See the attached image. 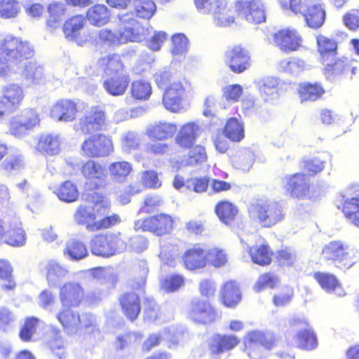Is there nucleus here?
<instances>
[{"instance_id":"obj_49","label":"nucleus","mask_w":359,"mask_h":359,"mask_svg":"<svg viewBox=\"0 0 359 359\" xmlns=\"http://www.w3.org/2000/svg\"><path fill=\"white\" fill-rule=\"evenodd\" d=\"M48 12V16L46 19V26L51 29L58 27L65 12L62 4L60 3L49 4Z\"/></svg>"},{"instance_id":"obj_20","label":"nucleus","mask_w":359,"mask_h":359,"mask_svg":"<svg viewBox=\"0 0 359 359\" xmlns=\"http://www.w3.org/2000/svg\"><path fill=\"white\" fill-rule=\"evenodd\" d=\"M189 314L191 320L203 324L212 323L218 318L217 313L210 303L200 299L191 301Z\"/></svg>"},{"instance_id":"obj_32","label":"nucleus","mask_w":359,"mask_h":359,"mask_svg":"<svg viewBox=\"0 0 359 359\" xmlns=\"http://www.w3.org/2000/svg\"><path fill=\"white\" fill-rule=\"evenodd\" d=\"M199 126L191 122L184 124L175 137V142L182 148L192 147L198 134Z\"/></svg>"},{"instance_id":"obj_52","label":"nucleus","mask_w":359,"mask_h":359,"mask_svg":"<svg viewBox=\"0 0 359 359\" xmlns=\"http://www.w3.org/2000/svg\"><path fill=\"white\" fill-rule=\"evenodd\" d=\"M134 8L137 16L144 19L151 18L156 8L152 0H135Z\"/></svg>"},{"instance_id":"obj_61","label":"nucleus","mask_w":359,"mask_h":359,"mask_svg":"<svg viewBox=\"0 0 359 359\" xmlns=\"http://www.w3.org/2000/svg\"><path fill=\"white\" fill-rule=\"evenodd\" d=\"M162 204V199L160 196H147L144 198L143 205L139 212L144 214H151L156 211Z\"/></svg>"},{"instance_id":"obj_17","label":"nucleus","mask_w":359,"mask_h":359,"mask_svg":"<svg viewBox=\"0 0 359 359\" xmlns=\"http://www.w3.org/2000/svg\"><path fill=\"white\" fill-rule=\"evenodd\" d=\"M106 123V113L101 107L96 105L90 107V110L80 118L79 129L83 134H90L100 130Z\"/></svg>"},{"instance_id":"obj_18","label":"nucleus","mask_w":359,"mask_h":359,"mask_svg":"<svg viewBox=\"0 0 359 359\" xmlns=\"http://www.w3.org/2000/svg\"><path fill=\"white\" fill-rule=\"evenodd\" d=\"M275 45L283 52L289 53L297 50L302 46V39L295 30L281 29L273 34Z\"/></svg>"},{"instance_id":"obj_2","label":"nucleus","mask_w":359,"mask_h":359,"mask_svg":"<svg viewBox=\"0 0 359 359\" xmlns=\"http://www.w3.org/2000/svg\"><path fill=\"white\" fill-rule=\"evenodd\" d=\"M126 59V55L109 53L98 60L107 76L102 83L103 88L112 96L124 95L130 85V77L127 72Z\"/></svg>"},{"instance_id":"obj_16","label":"nucleus","mask_w":359,"mask_h":359,"mask_svg":"<svg viewBox=\"0 0 359 359\" xmlns=\"http://www.w3.org/2000/svg\"><path fill=\"white\" fill-rule=\"evenodd\" d=\"M239 341L234 334H213L208 341V358L220 359L221 354L235 348Z\"/></svg>"},{"instance_id":"obj_30","label":"nucleus","mask_w":359,"mask_h":359,"mask_svg":"<svg viewBox=\"0 0 359 359\" xmlns=\"http://www.w3.org/2000/svg\"><path fill=\"white\" fill-rule=\"evenodd\" d=\"M317 51L322 62H327L338 54V43L334 39L319 34L316 36Z\"/></svg>"},{"instance_id":"obj_45","label":"nucleus","mask_w":359,"mask_h":359,"mask_svg":"<svg viewBox=\"0 0 359 359\" xmlns=\"http://www.w3.org/2000/svg\"><path fill=\"white\" fill-rule=\"evenodd\" d=\"M303 323L306 325V327L297 333V341L298 346L302 349L313 350L318 345L316 334L311 327H308L307 322L304 320Z\"/></svg>"},{"instance_id":"obj_62","label":"nucleus","mask_w":359,"mask_h":359,"mask_svg":"<svg viewBox=\"0 0 359 359\" xmlns=\"http://www.w3.org/2000/svg\"><path fill=\"white\" fill-rule=\"evenodd\" d=\"M116 237L113 233H97L90 241L92 247H112L115 243Z\"/></svg>"},{"instance_id":"obj_38","label":"nucleus","mask_w":359,"mask_h":359,"mask_svg":"<svg viewBox=\"0 0 359 359\" xmlns=\"http://www.w3.org/2000/svg\"><path fill=\"white\" fill-rule=\"evenodd\" d=\"M222 132L225 137L233 142H239L245 137L243 123L236 117L227 119Z\"/></svg>"},{"instance_id":"obj_24","label":"nucleus","mask_w":359,"mask_h":359,"mask_svg":"<svg viewBox=\"0 0 359 359\" xmlns=\"http://www.w3.org/2000/svg\"><path fill=\"white\" fill-rule=\"evenodd\" d=\"M86 23V18L81 14L74 15L67 18L62 26V32L65 38L78 43L84 41L81 32L84 28Z\"/></svg>"},{"instance_id":"obj_40","label":"nucleus","mask_w":359,"mask_h":359,"mask_svg":"<svg viewBox=\"0 0 359 359\" xmlns=\"http://www.w3.org/2000/svg\"><path fill=\"white\" fill-rule=\"evenodd\" d=\"M223 304L227 307H235L241 299V294L236 281L226 283L221 291Z\"/></svg>"},{"instance_id":"obj_12","label":"nucleus","mask_w":359,"mask_h":359,"mask_svg":"<svg viewBox=\"0 0 359 359\" xmlns=\"http://www.w3.org/2000/svg\"><path fill=\"white\" fill-rule=\"evenodd\" d=\"M40 122V116L36 110L26 108L10 118L8 131L15 137H20L26 132L39 126Z\"/></svg>"},{"instance_id":"obj_7","label":"nucleus","mask_w":359,"mask_h":359,"mask_svg":"<svg viewBox=\"0 0 359 359\" xmlns=\"http://www.w3.org/2000/svg\"><path fill=\"white\" fill-rule=\"evenodd\" d=\"M224 62L229 71L236 74L248 71L252 63L250 50L241 43L228 47L224 54Z\"/></svg>"},{"instance_id":"obj_25","label":"nucleus","mask_w":359,"mask_h":359,"mask_svg":"<svg viewBox=\"0 0 359 359\" xmlns=\"http://www.w3.org/2000/svg\"><path fill=\"white\" fill-rule=\"evenodd\" d=\"M212 13L215 22L220 27H229L236 22L235 11L227 0H219Z\"/></svg>"},{"instance_id":"obj_1","label":"nucleus","mask_w":359,"mask_h":359,"mask_svg":"<svg viewBox=\"0 0 359 359\" xmlns=\"http://www.w3.org/2000/svg\"><path fill=\"white\" fill-rule=\"evenodd\" d=\"M88 198L93 203L92 209L86 205H79L75 213L74 219L79 224L85 225L86 229L91 231L109 229L121 222L118 214L106 215L99 220L97 217L106 215L110 210V205L104 200L102 194H88Z\"/></svg>"},{"instance_id":"obj_10","label":"nucleus","mask_w":359,"mask_h":359,"mask_svg":"<svg viewBox=\"0 0 359 359\" xmlns=\"http://www.w3.org/2000/svg\"><path fill=\"white\" fill-rule=\"evenodd\" d=\"M81 172L86 180L88 189L93 193L104 189L107 184L105 166L97 161L88 159L82 163Z\"/></svg>"},{"instance_id":"obj_46","label":"nucleus","mask_w":359,"mask_h":359,"mask_svg":"<svg viewBox=\"0 0 359 359\" xmlns=\"http://www.w3.org/2000/svg\"><path fill=\"white\" fill-rule=\"evenodd\" d=\"M85 273L97 280L100 284L107 285L109 287H114L117 281L116 275L111 269L97 267Z\"/></svg>"},{"instance_id":"obj_33","label":"nucleus","mask_w":359,"mask_h":359,"mask_svg":"<svg viewBox=\"0 0 359 359\" xmlns=\"http://www.w3.org/2000/svg\"><path fill=\"white\" fill-rule=\"evenodd\" d=\"M46 279L50 287H56L60 285L69 275V271L66 266L61 265L55 260L48 262L46 266Z\"/></svg>"},{"instance_id":"obj_50","label":"nucleus","mask_w":359,"mask_h":359,"mask_svg":"<svg viewBox=\"0 0 359 359\" xmlns=\"http://www.w3.org/2000/svg\"><path fill=\"white\" fill-rule=\"evenodd\" d=\"M259 90L266 101L273 100L278 95L279 82L273 77H268L263 81Z\"/></svg>"},{"instance_id":"obj_53","label":"nucleus","mask_w":359,"mask_h":359,"mask_svg":"<svg viewBox=\"0 0 359 359\" xmlns=\"http://www.w3.org/2000/svg\"><path fill=\"white\" fill-rule=\"evenodd\" d=\"M205 257L206 264L209 263L215 267H221L227 261L226 255L219 248H210L208 251L205 250Z\"/></svg>"},{"instance_id":"obj_5","label":"nucleus","mask_w":359,"mask_h":359,"mask_svg":"<svg viewBox=\"0 0 359 359\" xmlns=\"http://www.w3.org/2000/svg\"><path fill=\"white\" fill-rule=\"evenodd\" d=\"M248 212L262 227L271 228L285 218L282 205L275 201L259 200L250 205Z\"/></svg>"},{"instance_id":"obj_58","label":"nucleus","mask_w":359,"mask_h":359,"mask_svg":"<svg viewBox=\"0 0 359 359\" xmlns=\"http://www.w3.org/2000/svg\"><path fill=\"white\" fill-rule=\"evenodd\" d=\"M141 184L147 189H158L161 187L162 182L158 177V174L156 170H147L142 172Z\"/></svg>"},{"instance_id":"obj_37","label":"nucleus","mask_w":359,"mask_h":359,"mask_svg":"<svg viewBox=\"0 0 359 359\" xmlns=\"http://www.w3.org/2000/svg\"><path fill=\"white\" fill-rule=\"evenodd\" d=\"M177 130L175 123L159 122L151 126L147 130L148 136L156 140H163L171 137Z\"/></svg>"},{"instance_id":"obj_64","label":"nucleus","mask_w":359,"mask_h":359,"mask_svg":"<svg viewBox=\"0 0 359 359\" xmlns=\"http://www.w3.org/2000/svg\"><path fill=\"white\" fill-rule=\"evenodd\" d=\"M280 65L285 72L297 73L304 69L305 62L299 58L291 57L287 60L282 61Z\"/></svg>"},{"instance_id":"obj_4","label":"nucleus","mask_w":359,"mask_h":359,"mask_svg":"<svg viewBox=\"0 0 359 359\" xmlns=\"http://www.w3.org/2000/svg\"><path fill=\"white\" fill-rule=\"evenodd\" d=\"M34 55V46L28 41L13 34L0 38V74Z\"/></svg>"},{"instance_id":"obj_54","label":"nucleus","mask_w":359,"mask_h":359,"mask_svg":"<svg viewBox=\"0 0 359 359\" xmlns=\"http://www.w3.org/2000/svg\"><path fill=\"white\" fill-rule=\"evenodd\" d=\"M209 184L210 180L207 177H191L186 180V188L197 194L205 192Z\"/></svg>"},{"instance_id":"obj_6","label":"nucleus","mask_w":359,"mask_h":359,"mask_svg":"<svg viewBox=\"0 0 359 359\" xmlns=\"http://www.w3.org/2000/svg\"><path fill=\"white\" fill-rule=\"evenodd\" d=\"M289 8L295 14H301L307 25L313 29L320 27L325 18L321 0H289Z\"/></svg>"},{"instance_id":"obj_26","label":"nucleus","mask_w":359,"mask_h":359,"mask_svg":"<svg viewBox=\"0 0 359 359\" xmlns=\"http://www.w3.org/2000/svg\"><path fill=\"white\" fill-rule=\"evenodd\" d=\"M123 27L118 32L121 44L128 42H139L141 41L144 27L135 19L130 18L123 21Z\"/></svg>"},{"instance_id":"obj_11","label":"nucleus","mask_w":359,"mask_h":359,"mask_svg":"<svg viewBox=\"0 0 359 359\" xmlns=\"http://www.w3.org/2000/svg\"><path fill=\"white\" fill-rule=\"evenodd\" d=\"M174 220L166 213H160L139 219L135 222L137 230L149 231L158 236L169 233L173 229Z\"/></svg>"},{"instance_id":"obj_36","label":"nucleus","mask_w":359,"mask_h":359,"mask_svg":"<svg viewBox=\"0 0 359 359\" xmlns=\"http://www.w3.org/2000/svg\"><path fill=\"white\" fill-rule=\"evenodd\" d=\"M314 278L327 292H334L339 297L345 295L344 289L334 276L327 273L316 272L314 274Z\"/></svg>"},{"instance_id":"obj_29","label":"nucleus","mask_w":359,"mask_h":359,"mask_svg":"<svg viewBox=\"0 0 359 359\" xmlns=\"http://www.w3.org/2000/svg\"><path fill=\"white\" fill-rule=\"evenodd\" d=\"M60 142L57 135L42 133L38 137L36 150L44 156H54L59 153Z\"/></svg>"},{"instance_id":"obj_9","label":"nucleus","mask_w":359,"mask_h":359,"mask_svg":"<svg viewBox=\"0 0 359 359\" xmlns=\"http://www.w3.org/2000/svg\"><path fill=\"white\" fill-rule=\"evenodd\" d=\"M81 150L86 157H106L114 151L113 141L110 136L102 133L91 135L83 142Z\"/></svg>"},{"instance_id":"obj_51","label":"nucleus","mask_w":359,"mask_h":359,"mask_svg":"<svg viewBox=\"0 0 359 359\" xmlns=\"http://www.w3.org/2000/svg\"><path fill=\"white\" fill-rule=\"evenodd\" d=\"M13 269L11 265L5 260H0V279L5 281L2 284L3 290H13L16 286L15 281L12 276Z\"/></svg>"},{"instance_id":"obj_39","label":"nucleus","mask_w":359,"mask_h":359,"mask_svg":"<svg viewBox=\"0 0 359 359\" xmlns=\"http://www.w3.org/2000/svg\"><path fill=\"white\" fill-rule=\"evenodd\" d=\"M183 262L189 270H195L205 266V250L203 248H190L184 253Z\"/></svg>"},{"instance_id":"obj_31","label":"nucleus","mask_w":359,"mask_h":359,"mask_svg":"<svg viewBox=\"0 0 359 359\" xmlns=\"http://www.w3.org/2000/svg\"><path fill=\"white\" fill-rule=\"evenodd\" d=\"M119 300L126 317L131 321L135 320L141 310L139 296L133 292H127L123 294Z\"/></svg>"},{"instance_id":"obj_19","label":"nucleus","mask_w":359,"mask_h":359,"mask_svg":"<svg viewBox=\"0 0 359 359\" xmlns=\"http://www.w3.org/2000/svg\"><path fill=\"white\" fill-rule=\"evenodd\" d=\"M77 102L72 99L62 98L53 104L50 109V116L56 121L72 122L79 113Z\"/></svg>"},{"instance_id":"obj_22","label":"nucleus","mask_w":359,"mask_h":359,"mask_svg":"<svg viewBox=\"0 0 359 359\" xmlns=\"http://www.w3.org/2000/svg\"><path fill=\"white\" fill-rule=\"evenodd\" d=\"M324 65L323 72L324 75L330 79L341 78L348 74L350 71L354 72V67H352L351 61L348 57H331L327 62H322Z\"/></svg>"},{"instance_id":"obj_56","label":"nucleus","mask_w":359,"mask_h":359,"mask_svg":"<svg viewBox=\"0 0 359 359\" xmlns=\"http://www.w3.org/2000/svg\"><path fill=\"white\" fill-rule=\"evenodd\" d=\"M19 3L15 0H1L0 1V17L8 19L15 18L20 12Z\"/></svg>"},{"instance_id":"obj_63","label":"nucleus","mask_w":359,"mask_h":359,"mask_svg":"<svg viewBox=\"0 0 359 359\" xmlns=\"http://www.w3.org/2000/svg\"><path fill=\"white\" fill-rule=\"evenodd\" d=\"M279 283L276 276L272 273H265L262 275L255 285V290L257 292L266 288H274Z\"/></svg>"},{"instance_id":"obj_13","label":"nucleus","mask_w":359,"mask_h":359,"mask_svg":"<svg viewBox=\"0 0 359 359\" xmlns=\"http://www.w3.org/2000/svg\"><path fill=\"white\" fill-rule=\"evenodd\" d=\"M245 344L248 355L251 359H262L264 351L272 348L274 337L271 333L250 332L245 338Z\"/></svg>"},{"instance_id":"obj_14","label":"nucleus","mask_w":359,"mask_h":359,"mask_svg":"<svg viewBox=\"0 0 359 359\" xmlns=\"http://www.w3.org/2000/svg\"><path fill=\"white\" fill-rule=\"evenodd\" d=\"M24 97V91L20 86L8 84L4 86L0 96V120L17 109L21 105Z\"/></svg>"},{"instance_id":"obj_43","label":"nucleus","mask_w":359,"mask_h":359,"mask_svg":"<svg viewBox=\"0 0 359 359\" xmlns=\"http://www.w3.org/2000/svg\"><path fill=\"white\" fill-rule=\"evenodd\" d=\"M348 248H323V255L327 259H332L334 262L341 263L346 267H350L355 260L351 255V252H347Z\"/></svg>"},{"instance_id":"obj_57","label":"nucleus","mask_w":359,"mask_h":359,"mask_svg":"<svg viewBox=\"0 0 359 359\" xmlns=\"http://www.w3.org/2000/svg\"><path fill=\"white\" fill-rule=\"evenodd\" d=\"M249 254L255 264L264 266L271 262L272 252L269 248H249Z\"/></svg>"},{"instance_id":"obj_8","label":"nucleus","mask_w":359,"mask_h":359,"mask_svg":"<svg viewBox=\"0 0 359 359\" xmlns=\"http://www.w3.org/2000/svg\"><path fill=\"white\" fill-rule=\"evenodd\" d=\"M284 189L292 198L311 200L312 184L311 180L303 172H295L284 176Z\"/></svg>"},{"instance_id":"obj_15","label":"nucleus","mask_w":359,"mask_h":359,"mask_svg":"<svg viewBox=\"0 0 359 359\" xmlns=\"http://www.w3.org/2000/svg\"><path fill=\"white\" fill-rule=\"evenodd\" d=\"M235 6L249 22L260 24L266 20V10L261 0H236Z\"/></svg>"},{"instance_id":"obj_48","label":"nucleus","mask_w":359,"mask_h":359,"mask_svg":"<svg viewBox=\"0 0 359 359\" xmlns=\"http://www.w3.org/2000/svg\"><path fill=\"white\" fill-rule=\"evenodd\" d=\"M188 149L189 150L186 159L187 165L195 166L207 161L208 155L205 147L197 144Z\"/></svg>"},{"instance_id":"obj_59","label":"nucleus","mask_w":359,"mask_h":359,"mask_svg":"<svg viewBox=\"0 0 359 359\" xmlns=\"http://www.w3.org/2000/svg\"><path fill=\"white\" fill-rule=\"evenodd\" d=\"M243 93L241 85L235 83L227 85L222 88V95L225 100L231 103L238 102Z\"/></svg>"},{"instance_id":"obj_3","label":"nucleus","mask_w":359,"mask_h":359,"mask_svg":"<svg viewBox=\"0 0 359 359\" xmlns=\"http://www.w3.org/2000/svg\"><path fill=\"white\" fill-rule=\"evenodd\" d=\"M154 81L159 88L164 89L162 104L165 109L172 113H180L184 109V102L191 88L190 82L173 80L170 72L156 73Z\"/></svg>"},{"instance_id":"obj_42","label":"nucleus","mask_w":359,"mask_h":359,"mask_svg":"<svg viewBox=\"0 0 359 359\" xmlns=\"http://www.w3.org/2000/svg\"><path fill=\"white\" fill-rule=\"evenodd\" d=\"M299 165L301 170L300 172H303L311 180L324 170L325 161L316 156L311 158L304 157L301 159Z\"/></svg>"},{"instance_id":"obj_34","label":"nucleus","mask_w":359,"mask_h":359,"mask_svg":"<svg viewBox=\"0 0 359 359\" xmlns=\"http://www.w3.org/2000/svg\"><path fill=\"white\" fill-rule=\"evenodd\" d=\"M337 207L346 219L359 228V195L344 198Z\"/></svg>"},{"instance_id":"obj_35","label":"nucleus","mask_w":359,"mask_h":359,"mask_svg":"<svg viewBox=\"0 0 359 359\" xmlns=\"http://www.w3.org/2000/svg\"><path fill=\"white\" fill-rule=\"evenodd\" d=\"M57 318L69 334H75L81 327V316L69 308L60 312Z\"/></svg>"},{"instance_id":"obj_27","label":"nucleus","mask_w":359,"mask_h":359,"mask_svg":"<svg viewBox=\"0 0 359 359\" xmlns=\"http://www.w3.org/2000/svg\"><path fill=\"white\" fill-rule=\"evenodd\" d=\"M214 211L219 221L229 226L234 223L239 212L238 206L227 199L219 201Z\"/></svg>"},{"instance_id":"obj_23","label":"nucleus","mask_w":359,"mask_h":359,"mask_svg":"<svg viewBox=\"0 0 359 359\" xmlns=\"http://www.w3.org/2000/svg\"><path fill=\"white\" fill-rule=\"evenodd\" d=\"M325 88L319 81H304L298 84L297 93L300 102H314L320 100L325 93Z\"/></svg>"},{"instance_id":"obj_60","label":"nucleus","mask_w":359,"mask_h":359,"mask_svg":"<svg viewBox=\"0 0 359 359\" xmlns=\"http://www.w3.org/2000/svg\"><path fill=\"white\" fill-rule=\"evenodd\" d=\"M98 41L103 45L118 46L121 45L118 32H114L109 29H102L97 33Z\"/></svg>"},{"instance_id":"obj_55","label":"nucleus","mask_w":359,"mask_h":359,"mask_svg":"<svg viewBox=\"0 0 359 359\" xmlns=\"http://www.w3.org/2000/svg\"><path fill=\"white\" fill-rule=\"evenodd\" d=\"M40 320L36 317H29L25 319V323L20 329L19 336L22 341H30L36 332Z\"/></svg>"},{"instance_id":"obj_41","label":"nucleus","mask_w":359,"mask_h":359,"mask_svg":"<svg viewBox=\"0 0 359 359\" xmlns=\"http://www.w3.org/2000/svg\"><path fill=\"white\" fill-rule=\"evenodd\" d=\"M60 201L72 203L78 200L79 191L75 183L71 180L62 182L54 191Z\"/></svg>"},{"instance_id":"obj_44","label":"nucleus","mask_w":359,"mask_h":359,"mask_svg":"<svg viewBox=\"0 0 359 359\" xmlns=\"http://www.w3.org/2000/svg\"><path fill=\"white\" fill-rule=\"evenodd\" d=\"M132 170V164L125 161L113 162L109 165L110 177L118 183L125 182Z\"/></svg>"},{"instance_id":"obj_28","label":"nucleus","mask_w":359,"mask_h":359,"mask_svg":"<svg viewBox=\"0 0 359 359\" xmlns=\"http://www.w3.org/2000/svg\"><path fill=\"white\" fill-rule=\"evenodd\" d=\"M111 15V11L107 6L97 4L87 10L85 18L91 25L101 27L110 21Z\"/></svg>"},{"instance_id":"obj_21","label":"nucleus","mask_w":359,"mask_h":359,"mask_svg":"<svg viewBox=\"0 0 359 359\" xmlns=\"http://www.w3.org/2000/svg\"><path fill=\"white\" fill-rule=\"evenodd\" d=\"M59 296L63 307H76L83 299L84 290L79 283L69 281L60 287Z\"/></svg>"},{"instance_id":"obj_47","label":"nucleus","mask_w":359,"mask_h":359,"mask_svg":"<svg viewBox=\"0 0 359 359\" xmlns=\"http://www.w3.org/2000/svg\"><path fill=\"white\" fill-rule=\"evenodd\" d=\"M151 94V87L149 82L144 80H135L130 86V95L137 100H147Z\"/></svg>"}]
</instances>
